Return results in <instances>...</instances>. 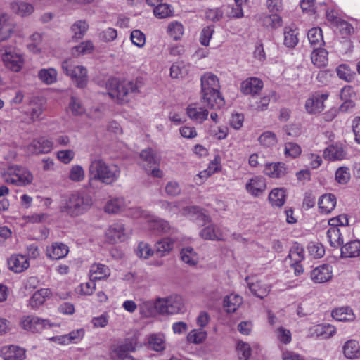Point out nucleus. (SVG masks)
Segmentation results:
<instances>
[{"mask_svg":"<svg viewBox=\"0 0 360 360\" xmlns=\"http://www.w3.org/2000/svg\"><path fill=\"white\" fill-rule=\"evenodd\" d=\"M121 170L115 164H108L99 157L91 156L89 167V183L100 181L110 185L118 180Z\"/></svg>","mask_w":360,"mask_h":360,"instance_id":"nucleus-1","label":"nucleus"},{"mask_svg":"<svg viewBox=\"0 0 360 360\" xmlns=\"http://www.w3.org/2000/svg\"><path fill=\"white\" fill-rule=\"evenodd\" d=\"M201 94L202 101L210 108H221L224 104V100L220 94L219 79L212 72H206L202 75Z\"/></svg>","mask_w":360,"mask_h":360,"instance_id":"nucleus-2","label":"nucleus"},{"mask_svg":"<svg viewBox=\"0 0 360 360\" xmlns=\"http://www.w3.org/2000/svg\"><path fill=\"white\" fill-rule=\"evenodd\" d=\"M91 198L86 193L75 192L67 195L61 202L60 210L70 217L86 212L92 206Z\"/></svg>","mask_w":360,"mask_h":360,"instance_id":"nucleus-3","label":"nucleus"},{"mask_svg":"<svg viewBox=\"0 0 360 360\" xmlns=\"http://www.w3.org/2000/svg\"><path fill=\"white\" fill-rule=\"evenodd\" d=\"M106 86L108 94L119 103L129 101L130 96L138 92L139 89L137 84L133 81H120L116 78L109 79Z\"/></svg>","mask_w":360,"mask_h":360,"instance_id":"nucleus-4","label":"nucleus"},{"mask_svg":"<svg viewBox=\"0 0 360 360\" xmlns=\"http://www.w3.org/2000/svg\"><path fill=\"white\" fill-rule=\"evenodd\" d=\"M4 181L7 184L22 186L30 184L32 181V175L25 167L13 165L2 174Z\"/></svg>","mask_w":360,"mask_h":360,"instance_id":"nucleus-5","label":"nucleus"},{"mask_svg":"<svg viewBox=\"0 0 360 360\" xmlns=\"http://www.w3.org/2000/svg\"><path fill=\"white\" fill-rule=\"evenodd\" d=\"M138 342L136 338H127L122 342L113 344L109 350V356L112 360L131 359L130 353L136 351Z\"/></svg>","mask_w":360,"mask_h":360,"instance_id":"nucleus-6","label":"nucleus"},{"mask_svg":"<svg viewBox=\"0 0 360 360\" xmlns=\"http://www.w3.org/2000/svg\"><path fill=\"white\" fill-rule=\"evenodd\" d=\"M63 72L71 77L77 87L83 89L88 82L87 70L82 65H75L70 60H66L62 63Z\"/></svg>","mask_w":360,"mask_h":360,"instance_id":"nucleus-7","label":"nucleus"},{"mask_svg":"<svg viewBox=\"0 0 360 360\" xmlns=\"http://www.w3.org/2000/svg\"><path fill=\"white\" fill-rule=\"evenodd\" d=\"M0 55L4 65L9 70L18 72L24 63L22 55L13 46H3L0 49Z\"/></svg>","mask_w":360,"mask_h":360,"instance_id":"nucleus-8","label":"nucleus"},{"mask_svg":"<svg viewBox=\"0 0 360 360\" xmlns=\"http://www.w3.org/2000/svg\"><path fill=\"white\" fill-rule=\"evenodd\" d=\"M333 267L328 264H323L314 268L309 274L310 279L316 284L325 283L332 280Z\"/></svg>","mask_w":360,"mask_h":360,"instance_id":"nucleus-9","label":"nucleus"},{"mask_svg":"<svg viewBox=\"0 0 360 360\" xmlns=\"http://www.w3.org/2000/svg\"><path fill=\"white\" fill-rule=\"evenodd\" d=\"M44 110V103L40 99L34 98L30 100L27 110L24 111L25 117L23 119V122L30 124L40 120Z\"/></svg>","mask_w":360,"mask_h":360,"instance_id":"nucleus-10","label":"nucleus"},{"mask_svg":"<svg viewBox=\"0 0 360 360\" xmlns=\"http://www.w3.org/2000/svg\"><path fill=\"white\" fill-rule=\"evenodd\" d=\"M20 326L26 330L32 333H39L47 326H50V323L46 319H41L37 316L30 315L22 318Z\"/></svg>","mask_w":360,"mask_h":360,"instance_id":"nucleus-11","label":"nucleus"},{"mask_svg":"<svg viewBox=\"0 0 360 360\" xmlns=\"http://www.w3.org/2000/svg\"><path fill=\"white\" fill-rule=\"evenodd\" d=\"M53 147V143L44 137L33 140L25 147V152L30 155H38L50 152Z\"/></svg>","mask_w":360,"mask_h":360,"instance_id":"nucleus-12","label":"nucleus"},{"mask_svg":"<svg viewBox=\"0 0 360 360\" xmlns=\"http://www.w3.org/2000/svg\"><path fill=\"white\" fill-rule=\"evenodd\" d=\"M0 357L4 360H24L26 351L17 345H6L0 348Z\"/></svg>","mask_w":360,"mask_h":360,"instance_id":"nucleus-13","label":"nucleus"},{"mask_svg":"<svg viewBox=\"0 0 360 360\" xmlns=\"http://www.w3.org/2000/svg\"><path fill=\"white\" fill-rule=\"evenodd\" d=\"M245 189L252 196L259 197L266 189V181L263 176H254L246 183Z\"/></svg>","mask_w":360,"mask_h":360,"instance_id":"nucleus-14","label":"nucleus"},{"mask_svg":"<svg viewBox=\"0 0 360 360\" xmlns=\"http://www.w3.org/2000/svg\"><path fill=\"white\" fill-rule=\"evenodd\" d=\"M336 333V328L329 323L316 325L309 330V336L321 339H328Z\"/></svg>","mask_w":360,"mask_h":360,"instance_id":"nucleus-15","label":"nucleus"},{"mask_svg":"<svg viewBox=\"0 0 360 360\" xmlns=\"http://www.w3.org/2000/svg\"><path fill=\"white\" fill-rule=\"evenodd\" d=\"M328 94H314L305 103L306 110L310 114L321 112L324 109V101L328 98Z\"/></svg>","mask_w":360,"mask_h":360,"instance_id":"nucleus-16","label":"nucleus"},{"mask_svg":"<svg viewBox=\"0 0 360 360\" xmlns=\"http://www.w3.org/2000/svg\"><path fill=\"white\" fill-rule=\"evenodd\" d=\"M264 173L272 179H281L288 173L286 165L281 162L268 163L264 166Z\"/></svg>","mask_w":360,"mask_h":360,"instance_id":"nucleus-17","label":"nucleus"},{"mask_svg":"<svg viewBox=\"0 0 360 360\" xmlns=\"http://www.w3.org/2000/svg\"><path fill=\"white\" fill-rule=\"evenodd\" d=\"M182 214L198 224H204L210 221V217L206 214L199 207L188 206L181 210Z\"/></svg>","mask_w":360,"mask_h":360,"instance_id":"nucleus-18","label":"nucleus"},{"mask_svg":"<svg viewBox=\"0 0 360 360\" xmlns=\"http://www.w3.org/2000/svg\"><path fill=\"white\" fill-rule=\"evenodd\" d=\"M105 235L107 239L112 243L122 242L127 238L124 226L121 223H115L110 226Z\"/></svg>","mask_w":360,"mask_h":360,"instance_id":"nucleus-19","label":"nucleus"},{"mask_svg":"<svg viewBox=\"0 0 360 360\" xmlns=\"http://www.w3.org/2000/svg\"><path fill=\"white\" fill-rule=\"evenodd\" d=\"M263 88V82L257 77H250L244 80L240 85L241 91L246 95L258 94Z\"/></svg>","mask_w":360,"mask_h":360,"instance_id":"nucleus-20","label":"nucleus"},{"mask_svg":"<svg viewBox=\"0 0 360 360\" xmlns=\"http://www.w3.org/2000/svg\"><path fill=\"white\" fill-rule=\"evenodd\" d=\"M186 113L188 117L197 123H202L207 119L209 112L204 109L199 104H190L186 109Z\"/></svg>","mask_w":360,"mask_h":360,"instance_id":"nucleus-21","label":"nucleus"},{"mask_svg":"<svg viewBox=\"0 0 360 360\" xmlns=\"http://www.w3.org/2000/svg\"><path fill=\"white\" fill-rule=\"evenodd\" d=\"M145 345L150 350L162 352L166 348L165 337L160 333L150 334L147 337Z\"/></svg>","mask_w":360,"mask_h":360,"instance_id":"nucleus-22","label":"nucleus"},{"mask_svg":"<svg viewBox=\"0 0 360 360\" xmlns=\"http://www.w3.org/2000/svg\"><path fill=\"white\" fill-rule=\"evenodd\" d=\"M176 239L171 237H165L158 240L155 244V253L158 257L168 255L174 248Z\"/></svg>","mask_w":360,"mask_h":360,"instance_id":"nucleus-23","label":"nucleus"},{"mask_svg":"<svg viewBox=\"0 0 360 360\" xmlns=\"http://www.w3.org/2000/svg\"><path fill=\"white\" fill-rule=\"evenodd\" d=\"M8 265L11 271L15 273H20L29 267L30 263L25 255H13L8 259Z\"/></svg>","mask_w":360,"mask_h":360,"instance_id":"nucleus-24","label":"nucleus"},{"mask_svg":"<svg viewBox=\"0 0 360 360\" xmlns=\"http://www.w3.org/2000/svg\"><path fill=\"white\" fill-rule=\"evenodd\" d=\"M14 30L11 17L7 13H0V41L8 39Z\"/></svg>","mask_w":360,"mask_h":360,"instance_id":"nucleus-25","label":"nucleus"},{"mask_svg":"<svg viewBox=\"0 0 360 360\" xmlns=\"http://www.w3.org/2000/svg\"><path fill=\"white\" fill-rule=\"evenodd\" d=\"M69 252L68 247L62 243H53L46 248V255L51 259L65 257Z\"/></svg>","mask_w":360,"mask_h":360,"instance_id":"nucleus-26","label":"nucleus"},{"mask_svg":"<svg viewBox=\"0 0 360 360\" xmlns=\"http://www.w3.org/2000/svg\"><path fill=\"white\" fill-rule=\"evenodd\" d=\"M110 275V269L108 266L100 264H93L89 270V277L92 281L105 279Z\"/></svg>","mask_w":360,"mask_h":360,"instance_id":"nucleus-27","label":"nucleus"},{"mask_svg":"<svg viewBox=\"0 0 360 360\" xmlns=\"http://www.w3.org/2000/svg\"><path fill=\"white\" fill-rule=\"evenodd\" d=\"M346 152L342 146L331 145L323 150V158L330 161L341 160L346 157Z\"/></svg>","mask_w":360,"mask_h":360,"instance_id":"nucleus-28","label":"nucleus"},{"mask_svg":"<svg viewBox=\"0 0 360 360\" xmlns=\"http://www.w3.org/2000/svg\"><path fill=\"white\" fill-rule=\"evenodd\" d=\"M319 207L321 212L330 213L336 205V198L333 194L323 195L318 202Z\"/></svg>","mask_w":360,"mask_h":360,"instance_id":"nucleus-29","label":"nucleus"},{"mask_svg":"<svg viewBox=\"0 0 360 360\" xmlns=\"http://www.w3.org/2000/svg\"><path fill=\"white\" fill-rule=\"evenodd\" d=\"M341 256L346 258L360 256V240H353L342 246Z\"/></svg>","mask_w":360,"mask_h":360,"instance_id":"nucleus-30","label":"nucleus"},{"mask_svg":"<svg viewBox=\"0 0 360 360\" xmlns=\"http://www.w3.org/2000/svg\"><path fill=\"white\" fill-rule=\"evenodd\" d=\"M286 198V191L283 188H275L270 192L269 195V200L272 206L281 207H282Z\"/></svg>","mask_w":360,"mask_h":360,"instance_id":"nucleus-31","label":"nucleus"},{"mask_svg":"<svg viewBox=\"0 0 360 360\" xmlns=\"http://www.w3.org/2000/svg\"><path fill=\"white\" fill-rule=\"evenodd\" d=\"M140 158L146 162L147 167L149 169L159 165L160 162V157L150 148L143 150L140 153Z\"/></svg>","mask_w":360,"mask_h":360,"instance_id":"nucleus-32","label":"nucleus"},{"mask_svg":"<svg viewBox=\"0 0 360 360\" xmlns=\"http://www.w3.org/2000/svg\"><path fill=\"white\" fill-rule=\"evenodd\" d=\"M11 8L13 13L21 17L28 16L34 11V6L31 4L24 1L12 2Z\"/></svg>","mask_w":360,"mask_h":360,"instance_id":"nucleus-33","label":"nucleus"},{"mask_svg":"<svg viewBox=\"0 0 360 360\" xmlns=\"http://www.w3.org/2000/svg\"><path fill=\"white\" fill-rule=\"evenodd\" d=\"M331 314L338 321H353L355 319L352 309L348 307L337 308L332 311Z\"/></svg>","mask_w":360,"mask_h":360,"instance_id":"nucleus-34","label":"nucleus"},{"mask_svg":"<svg viewBox=\"0 0 360 360\" xmlns=\"http://www.w3.org/2000/svg\"><path fill=\"white\" fill-rule=\"evenodd\" d=\"M168 314H175L184 310V304L183 298L178 295H172L167 297Z\"/></svg>","mask_w":360,"mask_h":360,"instance_id":"nucleus-35","label":"nucleus"},{"mask_svg":"<svg viewBox=\"0 0 360 360\" xmlns=\"http://www.w3.org/2000/svg\"><path fill=\"white\" fill-rule=\"evenodd\" d=\"M243 302L241 297L237 295L231 294L226 296L223 301V307L228 313H233L240 307Z\"/></svg>","mask_w":360,"mask_h":360,"instance_id":"nucleus-36","label":"nucleus"},{"mask_svg":"<svg viewBox=\"0 0 360 360\" xmlns=\"http://www.w3.org/2000/svg\"><path fill=\"white\" fill-rule=\"evenodd\" d=\"M50 295L49 289L41 288L36 291L29 300V304L32 309L39 308Z\"/></svg>","mask_w":360,"mask_h":360,"instance_id":"nucleus-37","label":"nucleus"},{"mask_svg":"<svg viewBox=\"0 0 360 360\" xmlns=\"http://www.w3.org/2000/svg\"><path fill=\"white\" fill-rule=\"evenodd\" d=\"M284 44L288 48H294L298 44V32L295 27L292 26L284 28Z\"/></svg>","mask_w":360,"mask_h":360,"instance_id":"nucleus-38","label":"nucleus"},{"mask_svg":"<svg viewBox=\"0 0 360 360\" xmlns=\"http://www.w3.org/2000/svg\"><path fill=\"white\" fill-rule=\"evenodd\" d=\"M328 51L325 49H315L311 55V59L314 65L322 68L328 64Z\"/></svg>","mask_w":360,"mask_h":360,"instance_id":"nucleus-39","label":"nucleus"},{"mask_svg":"<svg viewBox=\"0 0 360 360\" xmlns=\"http://www.w3.org/2000/svg\"><path fill=\"white\" fill-rule=\"evenodd\" d=\"M326 234L328 242L332 247L337 248L343 244V238L339 227L330 226Z\"/></svg>","mask_w":360,"mask_h":360,"instance_id":"nucleus-40","label":"nucleus"},{"mask_svg":"<svg viewBox=\"0 0 360 360\" xmlns=\"http://www.w3.org/2000/svg\"><path fill=\"white\" fill-rule=\"evenodd\" d=\"M343 352L347 359L357 358L360 355V347L355 340H349L343 346Z\"/></svg>","mask_w":360,"mask_h":360,"instance_id":"nucleus-41","label":"nucleus"},{"mask_svg":"<svg viewBox=\"0 0 360 360\" xmlns=\"http://www.w3.org/2000/svg\"><path fill=\"white\" fill-rule=\"evenodd\" d=\"M125 207L123 198H114L107 201L104 210L109 214H116L122 211Z\"/></svg>","mask_w":360,"mask_h":360,"instance_id":"nucleus-42","label":"nucleus"},{"mask_svg":"<svg viewBox=\"0 0 360 360\" xmlns=\"http://www.w3.org/2000/svg\"><path fill=\"white\" fill-rule=\"evenodd\" d=\"M153 13L156 18L163 19L172 17L174 14V10L170 4L161 3L155 6Z\"/></svg>","mask_w":360,"mask_h":360,"instance_id":"nucleus-43","label":"nucleus"},{"mask_svg":"<svg viewBox=\"0 0 360 360\" xmlns=\"http://www.w3.org/2000/svg\"><path fill=\"white\" fill-rule=\"evenodd\" d=\"M181 258L184 263L190 266L196 265L199 259L198 254L191 247H186L181 250Z\"/></svg>","mask_w":360,"mask_h":360,"instance_id":"nucleus-44","label":"nucleus"},{"mask_svg":"<svg viewBox=\"0 0 360 360\" xmlns=\"http://www.w3.org/2000/svg\"><path fill=\"white\" fill-rule=\"evenodd\" d=\"M39 79L46 84H52L57 80V71L54 68L41 69L38 72Z\"/></svg>","mask_w":360,"mask_h":360,"instance_id":"nucleus-45","label":"nucleus"},{"mask_svg":"<svg viewBox=\"0 0 360 360\" xmlns=\"http://www.w3.org/2000/svg\"><path fill=\"white\" fill-rule=\"evenodd\" d=\"M200 235L205 240H219L222 238L220 231L213 225L205 227L200 231Z\"/></svg>","mask_w":360,"mask_h":360,"instance_id":"nucleus-46","label":"nucleus"},{"mask_svg":"<svg viewBox=\"0 0 360 360\" xmlns=\"http://www.w3.org/2000/svg\"><path fill=\"white\" fill-rule=\"evenodd\" d=\"M207 333L202 328L193 329L187 335V341L195 345L202 343L207 338Z\"/></svg>","mask_w":360,"mask_h":360,"instance_id":"nucleus-47","label":"nucleus"},{"mask_svg":"<svg viewBox=\"0 0 360 360\" xmlns=\"http://www.w3.org/2000/svg\"><path fill=\"white\" fill-rule=\"evenodd\" d=\"M249 289L253 295L262 299L266 297L270 291V287L260 281L249 283Z\"/></svg>","mask_w":360,"mask_h":360,"instance_id":"nucleus-48","label":"nucleus"},{"mask_svg":"<svg viewBox=\"0 0 360 360\" xmlns=\"http://www.w3.org/2000/svg\"><path fill=\"white\" fill-rule=\"evenodd\" d=\"M288 257L291 260V263L300 264L304 259L303 248L299 244L295 243L289 251Z\"/></svg>","mask_w":360,"mask_h":360,"instance_id":"nucleus-49","label":"nucleus"},{"mask_svg":"<svg viewBox=\"0 0 360 360\" xmlns=\"http://www.w3.org/2000/svg\"><path fill=\"white\" fill-rule=\"evenodd\" d=\"M308 39L312 46H321L323 44L322 30L320 27L310 29L307 34Z\"/></svg>","mask_w":360,"mask_h":360,"instance_id":"nucleus-50","label":"nucleus"},{"mask_svg":"<svg viewBox=\"0 0 360 360\" xmlns=\"http://www.w3.org/2000/svg\"><path fill=\"white\" fill-rule=\"evenodd\" d=\"M148 226L150 229L161 233H167L171 229L167 221L160 219L149 220Z\"/></svg>","mask_w":360,"mask_h":360,"instance_id":"nucleus-51","label":"nucleus"},{"mask_svg":"<svg viewBox=\"0 0 360 360\" xmlns=\"http://www.w3.org/2000/svg\"><path fill=\"white\" fill-rule=\"evenodd\" d=\"M184 26L181 22L174 21L169 24L167 32L174 40L181 39L184 34Z\"/></svg>","mask_w":360,"mask_h":360,"instance_id":"nucleus-52","label":"nucleus"},{"mask_svg":"<svg viewBox=\"0 0 360 360\" xmlns=\"http://www.w3.org/2000/svg\"><path fill=\"white\" fill-rule=\"evenodd\" d=\"M282 18L276 15H268L262 20L263 25L267 28L276 29L282 26Z\"/></svg>","mask_w":360,"mask_h":360,"instance_id":"nucleus-53","label":"nucleus"},{"mask_svg":"<svg viewBox=\"0 0 360 360\" xmlns=\"http://www.w3.org/2000/svg\"><path fill=\"white\" fill-rule=\"evenodd\" d=\"M85 172L79 165H72L68 174V178L74 182H80L84 179Z\"/></svg>","mask_w":360,"mask_h":360,"instance_id":"nucleus-54","label":"nucleus"},{"mask_svg":"<svg viewBox=\"0 0 360 360\" xmlns=\"http://www.w3.org/2000/svg\"><path fill=\"white\" fill-rule=\"evenodd\" d=\"M334 27L343 38L349 37L354 32V29L352 25L342 19L338 21Z\"/></svg>","mask_w":360,"mask_h":360,"instance_id":"nucleus-55","label":"nucleus"},{"mask_svg":"<svg viewBox=\"0 0 360 360\" xmlns=\"http://www.w3.org/2000/svg\"><path fill=\"white\" fill-rule=\"evenodd\" d=\"M188 70L183 62H176L170 68V75L172 78H181L187 74Z\"/></svg>","mask_w":360,"mask_h":360,"instance_id":"nucleus-56","label":"nucleus"},{"mask_svg":"<svg viewBox=\"0 0 360 360\" xmlns=\"http://www.w3.org/2000/svg\"><path fill=\"white\" fill-rule=\"evenodd\" d=\"M89 28L87 22L84 20L75 22L72 26V31L74 33L73 37L76 39H81L84 37Z\"/></svg>","mask_w":360,"mask_h":360,"instance_id":"nucleus-57","label":"nucleus"},{"mask_svg":"<svg viewBox=\"0 0 360 360\" xmlns=\"http://www.w3.org/2000/svg\"><path fill=\"white\" fill-rule=\"evenodd\" d=\"M237 354L240 360H248L251 355V347L247 342L239 341L236 347Z\"/></svg>","mask_w":360,"mask_h":360,"instance_id":"nucleus-58","label":"nucleus"},{"mask_svg":"<svg viewBox=\"0 0 360 360\" xmlns=\"http://www.w3.org/2000/svg\"><path fill=\"white\" fill-rule=\"evenodd\" d=\"M261 145L264 147H272L277 143V138L275 134L271 131H265L258 139Z\"/></svg>","mask_w":360,"mask_h":360,"instance_id":"nucleus-59","label":"nucleus"},{"mask_svg":"<svg viewBox=\"0 0 360 360\" xmlns=\"http://www.w3.org/2000/svg\"><path fill=\"white\" fill-rule=\"evenodd\" d=\"M94 49V45L91 41L82 42L72 49V54L78 56L80 54H86L91 53Z\"/></svg>","mask_w":360,"mask_h":360,"instance_id":"nucleus-60","label":"nucleus"},{"mask_svg":"<svg viewBox=\"0 0 360 360\" xmlns=\"http://www.w3.org/2000/svg\"><path fill=\"white\" fill-rule=\"evenodd\" d=\"M301 147L292 142H288L285 144L284 153L285 156L295 158L301 154Z\"/></svg>","mask_w":360,"mask_h":360,"instance_id":"nucleus-61","label":"nucleus"},{"mask_svg":"<svg viewBox=\"0 0 360 360\" xmlns=\"http://www.w3.org/2000/svg\"><path fill=\"white\" fill-rule=\"evenodd\" d=\"M308 251L311 256L314 258H321L325 254V249L321 243H311L308 245Z\"/></svg>","mask_w":360,"mask_h":360,"instance_id":"nucleus-62","label":"nucleus"},{"mask_svg":"<svg viewBox=\"0 0 360 360\" xmlns=\"http://www.w3.org/2000/svg\"><path fill=\"white\" fill-rule=\"evenodd\" d=\"M335 179L340 184L347 183L350 179L349 169L346 167H339L335 172Z\"/></svg>","mask_w":360,"mask_h":360,"instance_id":"nucleus-63","label":"nucleus"},{"mask_svg":"<svg viewBox=\"0 0 360 360\" xmlns=\"http://www.w3.org/2000/svg\"><path fill=\"white\" fill-rule=\"evenodd\" d=\"M155 252V250H153L152 248L148 243L141 242L139 244L136 254L139 257L148 259Z\"/></svg>","mask_w":360,"mask_h":360,"instance_id":"nucleus-64","label":"nucleus"}]
</instances>
